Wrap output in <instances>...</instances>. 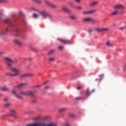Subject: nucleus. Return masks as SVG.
<instances>
[{"mask_svg": "<svg viewBox=\"0 0 126 126\" xmlns=\"http://www.w3.org/2000/svg\"><path fill=\"white\" fill-rule=\"evenodd\" d=\"M96 31V32H101V29H97V28H94L92 30V31Z\"/></svg>", "mask_w": 126, "mask_h": 126, "instance_id": "nucleus-29", "label": "nucleus"}, {"mask_svg": "<svg viewBox=\"0 0 126 126\" xmlns=\"http://www.w3.org/2000/svg\"><path fill=\"white\" fill-rule=\"evenodd\" d=\"M12 94H13V95L15 96V97H16V98H18V99H22V97L21 96H20L16 94V91L15 90H13L12 91Z\"/></svg>", "mask_w": 126, "mask_h": 126, "instance_id": "nucleus-11", "label": "nucleus"}, {"mask_svg": "<svg viewBox=\"0 0 126 126\" xmlns=\"http://www.w3.org/2000/svg\"><path fill=\"white\" fill-rule=\"evenodd\" d=\"M20 94H22V95H24V96H31L32 97H34V96H35L34 93L31 91L21 92Z\"/></svg>", "mask_w": 126, "mask_h": 126, "instance_id": "nucleus-3", "label": "nucleus"}, {"mask_svg": "<svg viewBox=\"0 0 126 126\" xmlns=\"http://www.w3.org/2000/svg\"><path fill=\"white\" fill-rule=\"evenodd\" d=\"M38 13L40 15L43 17V18H46L47 17V15H48V12L46 11L45 10H43L42 11H38Z\"/></svg>", "mask_w": 126, "mask_h": 126, "instance_id": "nucleus-7", "label": "nucleus"}, {"mask_svg": "<svg viewBox=\"0 0 126 126\" xmlns=\"http://www.w3.org/2000/svg\"><path fill=\"white\" fill-rule=\"evenodd\" d=\"M119 13V10L115 9V10L112 11V15H117Z\"/></svg>", "mask_w": 126, "mask_h": 126, "instance_id": "nucleus-20", "label": "nucleus"}, {"mask_svg": "<svg viewBox=\"0 0 126 126\" xmlns=\"http://www.w3.org/2000/svg\"><path fill=\"white\" fill-rule=\"evenodd\" d=\"M32 17L33 18H38V17H39V15L33 13L32 14Z\"/></svg>", "mask_w": 126, "mask_h": 126, "instance_id": "nucleus-28", "label": "nucleus"}, {"mask_svg": "<svg viewBox=\"0 0 126 126\" xmlns=\"http://www.w3.org/2000/svg\"><path fill=\"white\" fill-rule=\"evenodd\" d=\"M57 41L62 43V44H64V45H70L71 44H73V41L72 40L63 38H57Z\"/></svg>", "mask_w": 126, "mask_h": 126, "instance_id": "nucleus-2", "label": "nucleus"}, {"mask_svg": "<svg viewBox=\"0 0 126 126\" xmlns=\"http://www.w3.org/2000/svg\"><path fill=\"white\" fill-rule=\"evenodd\" d=\"M76 8H77L78 9H82V8H81V7H80V6H77L76 7Z\"/></svg>", "mask_w": 126, "mask_h": 126, "instance_id": "nucleus-42", "label": "nucleus"}, {"mask_svg": "<svg viewBox=\"0 0 126 126\" xmlns=\"http://www.w3.org/2000/svg\"><path fill=\"white\" fill-rule=\"evenodd\" d=\"M91 22L93 23H97V22H99V21L96 20H94L92 19V20H91Z\"/></svg>", "mask_w": 126, "mask_h": 126, "instance_id": "nucleus-32", "label": "nucleus"}, {"mask_svg": "<svg viewBox=\"0 0 126 126\" xmlns=\"http://www.w3.org/2000/svg\"><path fill=\"white\" fill-rule=\"evenodd\" d=\"M4 60L6 62V63L8 67H9L10 71L12 73H5V75H7V76H11V77H15L18 76L20 74V72H21V70L20 69H18L16 67H12V63H18V61L17 59H15L13 60L12 59L6 57L4 58Z\"/></svg>", "mask_w": 126, "mask_h": 126, "instance_id": "nucleus-1", "label": "nucleus"}, {"mask_svg": "<svg viewBox=\"0 0 126 126\" xmlns=\"http://www.w3.org/2000/svg\"><path fill=\"white\" fill-rule=\"evenodd\" d=\"M62 9L66 13H71L70 10L65 7H62Z\"/></svg>", "mask_w": 126, "mask_h": 126, "instance_id": "nucleus-12", "label": "nucleus"}, {"mask_svg": "<svg viewBox=\"0 0 126 126\" xmlns=\"http://www.w3.org/2000/svg\"><path fill=\"white\" fill-rule=\"evenodd\" d=\"M101 32H107V31H109V28H101Z\"/></svg>", "mask_w": 126, "mask_h": 126, "instance_id": "nucleus-21", "label": "nucleus"}, {"mask_svg": "<svg viewBox=\"0 0 126 126\" xmlns=\"http://www.w3.org/2000/svg\"><path fill=\"white\" fill-rule=\"evenodd\" d=\"M80 89H81L80 87H77V90H80Z\"/></svg>", "mask_w": 126, "mask_h": 126, "instance_id": "nucleus-47", "label": "nucleus"}, {"mask_svg": "<svg viewBox=\"0 0 126 126\" xmlns=\"http://www.w3.org/2000/svg\"><path fill=\"white\" fill-rule=\"evenodd\" d=\"M32 1H33L34 2H36V3H41L42 1L40 0H31Z\"/></svg>", "mask_w": 126, "mask_h": 126, "instance_id": "nucleus-26", "label": "nucleus"}, {"mask_svg": "<svg viewBox=\"0 0 126 126\" xmlns=\"http://www.w3.org/2000/svg\"><path fill=\"white\" fill-rule=\"evenodd\" d=\"M8 100V97H5L4 99V101L5 102H6V101H7Z\"/></svg>", "mask_w": 126, "mask_h": 126, "instance_id": "nucleus-43", "label": "nucleus"}, {"mask_svg": "<svg viewBox=\"0 0 126 126\" xmlns=\"http://www.w3.org/2000/svg\"><path fill=\"white\" fill-rule=\"evenodd\" d=\"M46 83H47V82H45L44 83H43V84H46Z\"/></svg>", "mask_w": 126, "mask_h": 126, "instance_id": "nucleus-50", "label": "nucleus"}, {"mask_svg": "<svg viewBox=\"0 0 126 126\" xmlns=\"http://www.w3.org/2000/svg\"><path fill=\"white\" fill-rule=\"evenodd\" d=\"M30 76H33V74L30 73L24 74L20 75V78H26V77H30Z\"/></svg>", "mask_w": 126, "mask_h": 126, "instance_id": "nucleus-8", "label": "nucleus"}, {"mask_svg": "<svg viewBox=\"0 0 126 126\" xmlns=\"http://www.w3.org/2000/svg\"><path fill=\"white\" fill-rule=\"evenodd\" d=\"M32 102H33V103H36V101H35V100L32 101Z\"/></svg>", "mask_w": 126, "mask_h": 126, "instance_id": "nucleus-49", "label": "nucleus"}, {"mask_svg": "<svg viewBox=\"0 0 126 126\" xmlns=\"http://www.w3.org/2000/svg\"><path fill=\"white\" fill-rule=\"evenodd\" d=\"M3 22L4 23H9V24H10L11 26L12 25L11 24V21H10V20H9V19H6L5 20H3Z\"/></svg>", "mask_w": 126, "mask_h": 126, "instance_id": "nucleus-15", "label": "nucleus"}, {"mask_svg": "<svg viewBox=\"0 0 126 126\" xmlns=\"http://www.w3.org/2000/svg\"><path fill=\"white\" fill-rule=\"evenodd\" d=\"M95 92V90L93 89L91 91L89 90V88H87L86 90V94L87 95V96H90L92 93H94Z\"/></svg>", "mask_w": 126, "mask_h": 126, "instance_id": "nucleus-9", "label": "nucleus"}, {"mask_svg": "<svg viewBox=\"0 0 126 126\" xmlns=\"http://www.w3.org/2000/svg\"><path fill=\"white\" fill-rule=\"evenodd\" d=\"M55 52H56L55 49H51L48 51V55H52V54H54V53H55Z\"/></svg>", "mask_w": 126, "mask_h": 126, "instance_id": "nucleus-22", "label": "nucleus"}, {"mask_svg": "<svg viewBox=\"0 0 126 126\" xmlns=\"http://www.w3.org/2000/svg\"><path fill=\"white\" fill-rule=\"evenodd\" d=\"M8 2L7 0H0V3H7Z\"/></svg>", "mask_w": 126, "mask_h": 126, "instance_id": "nucleus-27", "label": "nucleus"}, {"mask_svg": "<svg viewBox=\"0 0 126 126\" xmlns=\"http://www.w3.org/2000/svg\"><path fill=\"white\" fill-rule=\"evenodd\" d=\"M96 12V10H92L90 11H85L82 12V14L83 15H89V14H92L94 12Z\"/></svg>", "mask_w": 126, "mask_h": 126, "instance_id": "nucleus-6", "label": "nucleus"}, {"mask_svg": "<svg viewBox=\"0 0 126 126\" xmlns=\"http://www.w3.org/2000/svg\"><path fill=\"white\" fill-rule=\"evenodd\" d=\"M106 45L108 46V47H113V45L112 44H111L109 41H107L106 42Z\"/></svg>", "mask_w": 126, "mask_h": 126, "instance_id": "nucleus-31", "label": "nucleus"}, {"mask_svg": "<svg viewBox=\"0 0 126 126\" xmlns=\"http://www.w3.org/2000/svg\"><path fill=\"white\" fill-rule=\"evenodd\" d=\"M113 8L114 9H125L126 7L124 6L123 4H116L113 6Z\"/></svg>", "mask_w": 126, "mask_h": 126, "instance_id": "nucleus-5", "label": "nucleus"}, {"mask_svg": "<svg viewBox=\"0 0 126 126\" xmlns=\"http://www.w3.org/2000/svg\"><path fill=\"white\" fill-rule=\"evenodd\" d=\"M66 108L64 107V108H62L59 109V112L60 113H63V112H65V111H66Z\"/></svg>", "mask_w": 126, "mask_h": 126, "instance_id": "nucleus-19", "label": "nucleus"}, {"mask_svg": "<svg viewBox=\"0 0 126 126\" xmlns=\"http://www.w3.org/2000/svg\"><path fill=\"white\" fill-rule=\"evenodd\" d=\"M69 117H70L71 118H73V117H74V114H73L72 113H70L69 114Z\"/></svg>", "mask_w": 126, "mask_h": 126, "instance_id": "nucleus-36", "label": "nucleus"}, {"mask_svg": "<svg viewBox=\"0 0 126 126\" xmlns=\"http://www.w3.org/2000/svg\"><path fill=\"white\" fill-rule=\"evenodd\" d=\"M65 126H70L69 125V124H66Z\"/></svg>", "mask_w": 126, "mask_h": 126, "instance_id": "nucleus-48", "label": "nucleus"}, {"mask_svg": "<svg viewBox=\"0 0 126 126\" xmlns=\"http://www.w3.org/2000/svg\"><path fill=\"white\" fill-rule=\"evenodd\" d=\"M30 10L31 11H37V12H39V10H37L36 8H35L34 7H31L30 9Z\"/></svg>", "mask_w": 126, "mask_h": 126, "instance_id": "nucleus-23", "label": "nucleus"}, {"mask_svg": "<svg viewBox=\"0 0 126 126\" xmlns=\"http://www.w3.org/2000/svg\"><path fill=\"white\" fill-rule=\"evenodd\" d=\"M68 5H70L71 6H72V5H73L72 4V3H71V2H68Z\"/></svg>", "mask_w": 126, "mask_h": 126, "instance_id": "nucleus-44", "label": "nucleus"}, {"mask_svg": "<svg viewBox=\"0 0 126 126\" xmlns=\"http://www.w3.org/2000/svg\"><path fill=\"white\" fill-rule=\"evenodd\" d=\"M10 116H12L14 118H15V119H16L18 117V116H17V115H15V111H14L13 109H11L10 110Z\"/></svg>", "mask_w": 126, "mask_h": 126, "instance_id": "nucleus-10", "label": "nucleus"}, {"mask_svg": "<svg viewBox=\"0 0 126 126\" xmlns=\"http://www.w3.org/2000/svg\"><path fill=\"white\" fill-rule=\"evenodd\" d=\"M39 87H41V86H34L33 87V88H38Z\"/></svg>", "mask_w": 126, "mask_h": 126, "instance_id": "nucleus-40", "label": "nucleus"}, {"mask_svg": "<svg viewBox=\"0 0 126 126\" xmlns=\"http://www.w3.org/2000/svg\"><path fill=\"white\" fill-rule=\"evenodd\" d=\"M98 4V1H94L89 3L90 6L94 7L95 5Z\"/></svg>", "mask_w": 126, "mask_h": 126, "instance_id": "nucleus-17", "label": "nucleus"}, {"mask_svg": "<svg viewBox=\"0 0 126 126\" xmlns=\"http://www.w3.org/2000/svg\"><path fill=\"white\" fill-rule=\"evenodd\" d=\"M56 58H54V57H50L49 58H48V61H49V62H54V61H55Z\"/></svg>", "mask_w": 126, "mask_h": 126, "instance_id": "nucleus-30", "label": "nucleus"}, {"mask_svg": "<svg viewBox=\"0 0 126 126\" xmlns=\"http://www.w3.org/2000/svg\"><path fill=\"white\" fill-rule=\"evenodd\" d=\"M126 26L122 27L119 28V30H124V29H126Z\"/></svg>", "mask_w": 126, "mask_h": 126, "instance_id": "nucleus-34", "label": "nucleus"}, {"mask_svg": "<svg viewBox=\"0 0 126 126\" xmlns=\"http://www.w3.org/2000/svg\"><path fill=\"white\" fill-rule=\"evenodd\" d=\"M0 90H1V91H3V92H5L9 91V89L7 88L6 87H1L0 88Z\"/></svg>", "mask_w": 126, "mask_h": 126, "instance_id": "nucleus-16", "label": "nucleus"}, {"mask_svg": "<svg viewBox=\"0 0 126 126\" xmlns=\"http://www.w3.org/2000/svg\"><path fill=\"white\" fill-rule=\"evenodd\" d=\"M10 105V104H9V103H6V104H5V107H8Z\"/></svg>", "mask_w": 126, "mask_h": 126, "instance_id": "nucleus-41", "label": "nucleus"}, {"mask_svg": "<svg viewBox=\"0 0 126 126\" xmlns=\"http://www.w3.org/2000/svg\"><path fill=\"white\" fill-rule=\"evenodd\" d=\"M47 17H48V18H49V19H53V18H54V17L53 16V15H51L49 13H48V14H47Z\"/></svg>", "mask_w": 126, "mask_h": 126, "instance_id": "nucleus-25", "label": "nucleus"}, {"mask_svg": "<svg viewBox=\"0 0 126 126\" xmlns=\"http://www.w3.org/2000/svg\"><path fill=\"white\" fill-rule=\"evenodd\" d=\"M0 14H1V13H0Z\"/></svg>", "mask_w": 126, "mask_h": 126, "instance_id": "nucleus-51", "label": "nucleus"}, {"mask_svg": "<svg viewBox=\"0 0 126 126\" xmlns=\"http://www.w3.org/2000/svg\"><path fill=\"white\" fill-rule=\"evenodd\" d=\"M50 89V87L49 86H46L45 87V89Z\"/></svg>", "mask_w": 126, "mask_h": 126, "instance_id": "nucleus-46", "label": "nucleus"}, {"mask_svg": "<svg viewBox=\"0 0 126 126\" xmlns=\"http://www.w3.org/2000/svg\"><path fill=\"white\" fill-rule=\"evenodd\" d=\"M74 1H75V2H77V3H79V2H80L81 1V0H74Z\"/></svg>", "mask_w": 126, "mask_h": 126, "instance_id": "nucleus-38", "label": "nucleus"}, {"mask_svg": "<svg viewBox=\"0 0 126 126\" xmlns=\"http://www.w3.org/2000/svg\"><path fill=\"white\" fill-rule=\"evenodd\" d=\"M92 19L91 18H85L82 19L83 22H89V21H91Z\"/></svg>", "mask_w": 126, "mask_h": 126, "instance_id": "nucleus-13", "label": "nucleus"}, {"mask_svg": "<svg viewBox=\"0 0 126 126\" xmlns=\"http://www.w3.org/2000/svg\"><path fill=\"white\" fill-rule=\"evenodd\" d=\"M15 44H16V45H18V46H22V45H23V43H22V42L19 41V40H15L14 41Z\"/></svg>", "mask_w": 126, "mask_h": 126, "instance_id": "nucleus-14", "label": "nucleus"}, {"mask_svg": "<svg viewBox=\"0 0 126 126\" xmlns=\"http://www.w3.org/2000/svg\"><path fill=\"white\" fill-rule=\"evenodd\" d=\"M4 52L2 51H0V56H2V55H4Z\"/></svg>", "mask_w": 126, "mask_h": 126, "instance_id": "nucleus-37", "label": "nucleus"}, {"mask_svg": "<svg viewBox=\"0 0 126 126\" xmlns=\"http://www.w3.org/2000/svg\"><path fill=\"white\" fill-rule=\"evenodd\" d=\"M63 46H62V45H59L58 47V49L59 50H63Z\"/></svg>", "mask_w": 126, "mask_h": 126, "instance_id": "nucleus-33", "label": "nucleus"}, {"mask_svg": "<svg viewBox=\"0 0 126 126\" xmlns=\"http://www.w3.org/2000/svg\"><path fill=\"white\" fill-rule=\"evenodd\" d=\"M103 75L104 74H102L101 75H99L98 76L100 77L101 79H102V78H103Z\"/></svg>", "mask_w": 126, "mask_h": 126, "instance_id": "nucleus-39", "label": "nucleus"}, {"mask_svg": "<svg viewBox=\"0 0 126 126\" xmlns=\"http://www.w3.org/2000/svg\"><path fill=\"white\" fill-rule=\"evenodd\" d=\"M2 35H3V33L2 32L0 31V36H1Z\"/></svg>", "mask_w": 126, "mask_h": 126, "instance_id": "nucleus-45", "label": "nucleus"}, {"mask_svg": "<svg viewBox=\"0 0 126 126\" xmlns=\"http://www.w3.org/2000/svg\"><path fill=\"white\" fill-rule=\"evenodd\" d=\"M69 18L72 20H75V19H77V17H76V16L72 15L69 16Z\"/></svg>", "mask_w": 126, "mask_h": 126, "instance_id": "nucleus-18", "label": "nucleus"}, {"mask_svg": "<svg viewBox=\"0 0 126 126\" xmlns=\"http://www.w3.org/2000/svg\"><path fill=\"white\" fill-rule=\"evenodd\" d=\"M26 85H27V83H22V84H19L17 87H22V86H26Z\"/></svg>", "mask_w": 126, "mask_h": 126, "instance_id": "nucleus-24", "label": "nucleus"}, {"mask_svg": "<svg viewBox=\"0 0 126 126\" xmlns=\"http://www.w3.org/2000/svg\"><path fill=\"white\" fill-rule=\"evenodd\" d=\"M83 97H75V99L76 100H81V99H82Z\"/></svg>", "mask_w": 126, "mask_h": 126, "instance_id": "nucleus-35", "label": "nucleus"}, {"mask_svg": "<svg viewBox=\"0 0 126 126\" xmlns=\"http://www.w3.org/2000/svg\"><path fill=\"white\" fill-rule=\"evenodd\" d=\"M43 2H44V3H46V4L49 5V6L52 7L53 9H56L58 8V6H57V5H56L53 3H51L46 0H44L43 1Z\"/></svg>", "mask_w": 126, "mask_h": 126, "instance_id": "nucleus-4", "label": "nucleus"}, {"mask_svg": "<svg viewBox=\"0 0 126 126\" xmlns=\"http://www.w3.org/2000/svg\"><path fill=\"white\" fill-rule=\"evenodd\" d=\"M6 31H7V29L6 30Z\"/></svg>", "mask_w": 126, "mask_h": 126, "instance_id": "nucleus-52", "label": "nucleus"}]
</instances>
